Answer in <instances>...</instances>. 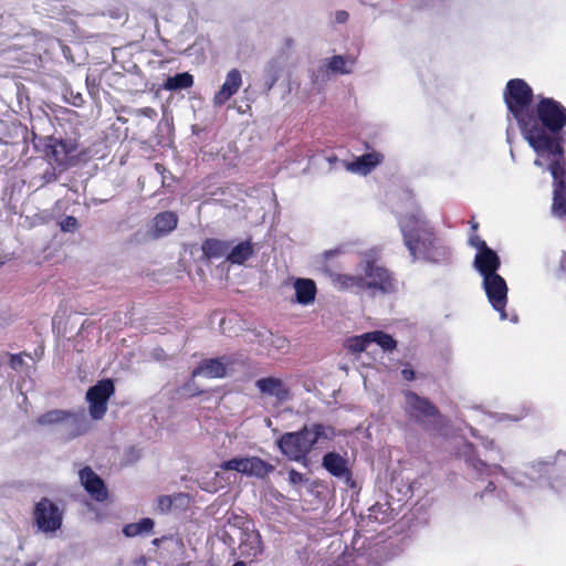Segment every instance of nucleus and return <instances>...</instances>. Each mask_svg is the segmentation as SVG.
Here are the masks:
<instances>
[{
    "instance_id": "nucleus-40",
    "label": "nucleus",
    "mask_w": 566,
    "mask_h": 566,
    "mask_svg": "<svg viewBox=\"0 0 566 566\" xmlns=\"http://www.w3.org/2000/svg\"><path fill=\"white\" fill-rule=\"evenodd\" d=\"M348 17H349V14H348V12H347V11H345V10H338V11H336V13H335V21H336L337 23H345V22L348 20Z\"/></svg>"
},
{
    "instance_id": "nucleus-29",
    "label": "nucleus",
    "mask_w": 566,
    "mask_h": 566,
    "mask_svg": "<svg viewBox=\"0 0 566 566\" xmlns=\"http://www.w3.org/2000/svg\"><path fill=\"white\" fill-rule=\"evenodd\" d=\"M356 60L354 57L345 59L343 55H334L328 63V69L333 73L349 74Z\"/></svg>"
},
{
    "instance_id": "nucleus-23",
    "label": "nucleus",
    "mask_w": 566,
    "mask_h": 566,
    "mask_svg": "<svg viewBox=\"0 0 566 566\" xmlns=\"http://www.w3.org/2000/svg\"><path fill=\"white\" fill-rule=\"evenodd\" d=\"M230 243L219 239L209 238L202 242V254L207 260L219 259L229 251Z\"/></svg>"
},
{
    "instance_id": "nucleus-13",
    "label": "nucleus",
    "mask_w": 566,
    "mask_h": 566,
    "mask_svg": "<svg viewBox=\"0 0 566 566\" xmlns=\"http://www.w3.org/2000/svg\"><path fill=\"white\" fill-rule=\"evenodd\" d=\"M242 74L238 69L230 70L226 81L218 92L214 93L212 103L214 107L223 106L242 86Z\"/></svg>"
},
{
    "instance_id": "nucleus-21",
    "label": "nucleus",
    "mask_w": 566,
    "mask_h": 566,
    "mask_svg": "<svg viewBox=\"0 0 566 566\" xmlns=\"http://www.w3.org/2000/svg\"><path fill=\"white\" fill-rule=\"evenodd\" d=\"M551 138H554L557 140L558 146L560 147L559 154L554 153L552 150H546V149L535 150V151L539 155L547 154V155L554 157V160L549 165V170H551L553 178L556 180H560V186L564 187L563 177L565 175V169H564V163H563V158H564L563 138L560 136H551Z\"/></svg>"
},
{
    "instance_id": "nucleus-28",
    "label": "nucleus",
    "mask_w": 566,
    "mask_h": 566,
    "mask_svg": "<svg viewBox=\"0 0 566 566\" xmlns=\"http://www.w3.org/2000/svg\"><path fill=\"white\" fill-rule=\"evenodd\" d=\"M368 335L370 337V344L376 343L385 352H391L397 347L396 339L382 331L368 332Z\"/></svg>"
},
{
    "instance_id": "nucleus-26",
    "label": "nucleus",
    "mask_w": 566,
    "mask_h": 566,
    "mask_svg": "<svg viewBox=\"0 0 566 566\" xmlns=\"http://www.w3.org/2000/svg\"><path fill=\"white\" fill-rule=\"evenodd\" d=\"M254 254V249L251 241L247 240L240 242L231 249L227 254V260L232 264H243Z\"/></svg>"
},
{
    "instance_id": "nucleus-30",
    "label": "nucleus",
    "mask_w": 566,
    "mask_h": 566,
    "mask_svg": "<svg viewBox=\"0 0 566 566\" xmlns=\"http://www.w3.org/2000/svg\"><path fill=\"white\" fill-rule=\"evenodd\" d=\"M64 170L48 160L44 170L38 176L39 187L55 182Z\"/></svg>"
},
{
    "instance_id": "nucleus-46",
    "label": "nucleus",
    "mask_w": 566,
    "mask_h": 566,
    "mask_svg": "<svg viewBox=\"0 0 566 566\" xmlns=\"http://www.w3.org/2000/svg\"><path fill=\"white\" fill-rule=\"evenodd\" d=\"M494 469H496L499 471H503V468L501 465H494Z\"/></svg>"
},
{
    "instance_id": "nucleus-31",
    "label": "nucleus",
    "mask_w": 566,
    "mask_h": 566,
    "mask_svg": "<svg viewBox=\"0 0 566 566\" xmlns=\"http://www.w3.org/2000/svg\"><path fill=\"white\" fill-rule=\"evenodd\" d=\"M369 345H370V337H369L368 333L349 337L345 343V347L354 354H359V353L365 352Z\"/></svg>"
},
{
    "instance_id": "nucleus-18",
    "label": "nucleus",
    "mask_w": 566,
    "mask_h": 566,
    "mask_svg": "<svg viewBox=\"0 0 566 566\" xmlns=\"http://www.w3.org/2000/svg\"><path fill=\"white\" fill-rule=\"evenodd\" d=\"M203 375L208 378H223L227 375V366L222 357L202 359L191 371V377Z\"/></svg>"
},
{
    "instance_id": "nucleus-14",
    "label": "nucleus",
    "mask_w": 566,
    "mask_h": 566,
    "mask_svg": "<svg viewBox=\"0 0 566 566\" xmlns=\"http://www.w3.org/2000/svg\"><path fill=\"white\" fill-rule=\"evenodd\" d=\"M80 480L86 492L97 502H104L108 497L106 485L90 467L80 470Z\"/></svg>"
},
{
    "instance_id": "nucleus-37",
    "label": "nucleus",
    "mask_w": 566,
    "mask_h": 566,
    "mask_svg": "<svg viewBox=\"0 0 566 566\" xmlns=\"http://www.w3.org/2000/svg\"><path fill=\"white\" fill-rule=\"evenodd\" d=\"M136 114H137V115H140V116H145V117L150 118V119H154V118H156V117H157V112H156V109H155V108H153V107H149V106H147V107H143V108H138V109L136 111Z\"/></svg>"
},
{
    "instance_id": "nucleus-1",
    "label": "nucleus",
    "mask_w": 566,
    "mask_h": 566,
    "mask_svg": "<svg viewBox=\"0 0 566 566\" xmlns=\"http://www.w3.org/2000/svg\"><path fill=\"white\" fill-rule=\"evenodd\" d=\"M533 97V88L523 78L507 81L503 99L525 140L534 150L546 149L559 154L560 147L557 140L551 138L549 134H546L534 120V112L530 109Z\"/></svg>"
},
{
    "instance_id": "nucleus-2",
    "label": "nucleus",
    "mask_w": 566,
    "mask_h": 566,
    "mask_svg": "<svg viewBox=\"0 0 566 566\" xmlns=\"http://www.w3.org/2000/svg\"><path fill=\"white\" fill-rule=\"evenodd\" d=\"M403 244L411 261L439 263L450 256V251L437 235L434 228L422 217L409 214L399 221Z\"/></svg>"
},
{
    "instance_id": "nucleus-6",
    "label": "nucleus",
    "mask_w": 566,
    "mask_h": 566,
    "mask_svg": "<svg viewBox=\"0 0 566 566\" xmlns=\"http://www.w3.org/2000/svg\"><path fill=\"white\" fill-rule=\"evenodd\" d=\"M533 112L536 125L551 136H559L566 126V107L552 97H542Z\"/></svg>"
},
{
    "instance_id": "nucleus-38",
    "label": "nucleus",
    "mask_w": 566,
    "mask_h": 566,
    "mask_svg": "<svg viewBox=\"0 0 566 566\" xmlns=\"http://www.w3.org/2000/svg\"><path fill=\"white\" fill-rule=\"evenodd\" d=\"M9 364H10V367L12 369L20 368L24 364L22 355L21 354H12V355H10Z\"/></svg>"
},
{
    "instance_id": "nucleus-5",
    "label": "nucleus",
    "mask_w": 566,
    "mask_h": 566,
    "mask_svg": "<svg viewBox=\"0 0 566 566\" xmlns=\"http://www.w3.org/2000/svg\"><path fill=\"white\" fill-rule=\"evenodd\" d=\"M323 434V426L315 424L313 430L304 427L297 432H286L277 441L281 452L289 459L301 461L311 451Z\"/></svg>"
},
{
    "instance_id": "nucleus-44",
    "label": "nucleus",
    "mask_w": 566,
    "mask_h": 566,
    "mask_svg": "<svg viewBox=\"0 0 566 566\" xmlns=\"http://www.w3.org/2000/svg\"><path fill=\"white\" fill-rule=\"evenodd\" d=\"M232 566H247L244 562L238 560Z\"/></svg>"
},
{
    "instance_id": "nucleus-41",
    "label": "nucleus",
    "mask_w": 566,
    "mask_h": 566,
    "mask_svg": "<svg viewBox=\"0 0 566 566\" xmlns=\"http://www.w3.org/2000/svg\"><path fill=\"white\" fill-rule=\"evenodd\" d=\"M401 376L407 381H412L416 378V373L411 368H403Z\"/></svg>"
},
{
    "instance_id": "nucleus-15",
    "label": "nucleus",
    "mask_w": 566,
    "mask_h": 566,
    "mask_svg": "<svg viewBox=\"0 0 566 566\" xmlns=\"http://www.w3.org/2000/svg\"><path fill=\"white\" fill-rule=\"evenodd\" d=\"M323 468L333 476L349 481L352 479V470L348 460L335 451L327 452L322 459Z\"/></svg>"
},
{
    "instance_id": "nucleus-43",
    "label": "nucleus",
    "mask_w": 566,
    "mask_h": 566,
    "mask_svg": "<svg viewBox=\"0 0 566 566\" xmlns=\"http://www.w3.org/2000/svg\"><path fill=\"white\" fill-rule=\"evenodd\" d=\"M83 102L84 101H83L82 96L78 95V102H73V105L76 106V107H80V106H82Z\"/></svg>"
},
{
    "instance_id": "nucleus-25",
    "label": "nucleus",
    "mask_w": 566,
    "mask_h": 566,
    "mask_svg": "<svg viewBox=\"0 0 566 566\" xmlns=\"http://www.w3.org/2000/svg\"><path fill=\"white\" fill-rule=\"evenodd\" d=\"M332 281L338 290H349L356 289L358 291L366 290L365 289V277L361 275H350V274H332Z\"/></svg>"
},
{
    "instance_id": "nucleus-45",
    "label": "nucleus",
    "mask_w": 566,
    "mask_h": 566,
    "mask_svg": "<svg viewBox=\"0 0 566 566\" xmlns=\"http://www.w3.org/2000/svg\"><path fill=\"white\" fill-rule=\"evenodd\" d=\"M478 227H479V224L476 222H472L471 223V228H472L473 231H476Z\"/></svg>"
},
{
    "instance_id": "nucleus-8",
    "label": "nucleus",
    "mask_w": 566,
    "mask_h": 566,
    "mask_svg": "<svg viewBox=\"0 0 566 566\" xmlns=\"http://www.w3.org/2000/svg\"><path fill=\"white\" fill-rule=\"evenodd\" d=\"M32 518L39 531L54 534L62 527L63 512L52 500L42 497L33 507Z\"/></svg>"
},
{
    "instance_id": "nucleus-11",
    "label": "nucleus",
    "mask_w": 566,
    "mask_h": 566,
    "mask_svg": "<svg viewBox=\"0 0 566 566\" xmlns=\"http://www.w3.org/2000/svg\"><path fill=\"white\" fill-rule=\"evenodd\" d=\"M365 289L379 290L382 293H391L395 290V279L391 273L377 264L376 261H367L365 268Z\"/></svg>"
},
{
    "instance_id": "nucleus-42",
    "label": "nucleus",
    "mask_w": 566,
    "mask_h": 566,
    "mask_svg": "<svg viewBox=\"0 0 566 566\" xmlns=\"http://www.w3.org/2000/svg\"><path fill=\"white\" fill-rule=\"evenodd\" d=\"M495 489H496L495 483H494V482H492V481H490V482L488 483V485L485 486L484 492H490V493H492V492H494V491H495Z\"/></svg>"
},
{
    "instance_id": "nucleus-39",
    "label": "nucleus",
    "mask_w": 566,
    "mask_h": 566,
    "mask_svg": "<svg viewBox=\"0 0 566 566\" xmlns=\"http://www.w3.org/2000/svg\"><path fill=\"white\" fill-rule=\"evenodd\" d=\"M554 206L556 209L562 210L563 213H566V198L555 195Z\"/></svg>"
},
{
    "instance_id": "nucleus-34",
    "label": "nucleus",
    "mask_w": 566,
    "mask_h": 566,
    "mask_svg": "<svg viewBox=\"0 0 566 566\" xmlns=\"http://www.w3.org/2000/svg\"><path fill=\"white\" fill-rule=\"evenodd\" d=\"M60 227L64 232H73L78 229V221L75 217L67 216L61 221Z\"/></svg>"
},
{
    "instance_id": "nucleus-32",
    "label": "nucleus",
    "mask_w": 566,
    "mask_h": 566,
    "mask_svg": "<svg viewBox=\"0 0 566 566\" xmlns=\"http://www.w3.org/2000/svg\"><path fill=\"white\" fill-rule=\"evenodd\" d=\"M182 496V493L174 495H160L157 500V507L161 513H168L171 510L175 501Z\"/></svg>"
},
{
    "instance_id": "nucleus-24",
    "label": "nucleus",
    "mask_w": 566,
    "mask_h": 566,
    "mask_svg": "<svg viewBox=\"0 0 566 566\" xmlns=\"http://www.w3.org/2000/svg\"><path fill=\"white\" fill-rule=\"evenodd\" d=\"M193 76L188 72L178 73L174 76H168L161 87L165 91L176 92L187 90L193 86Z\"/></svg>"
},
{
    "instance_id": "nucleus-12",
    "label": "nucleus",
    "mask_w": 566,
    "mask_h": 566,
    "mask_svg": "<svg viewBox=\"0 0 566 566\" xmlns=\"http://www.w3.org/2000/svg\"><path fill=\"white\" fill-rule=\"evenodd\" d=\"M483 286L491 305L500 313L501 319H505V306L507 303V285L505 280L499 274L486 276L483 277Z\"/></svg>"
},
{
    "instance_id": "nucleus-33",
    "label": "nucleus",
    "mask_w": 566,
    "mask_h": 566,
    "mask_svg": "<svg viewBox=\"0 0 566 566\" xmlns=\"http://www.w3.org/2000/svg\"><path fill=\"white\" fill-rule=\"evenodd\" d=\"M470 464L480 474H491V467L479 458H472Z\"/></svg>"
},
{
    "instance_id": "nucleus-22",
    "label": "nucleus",
    "mask_w": 566,
    "mask_h": 566,
    "mask_svg": "<svg viewBox=\"0 0 566 566\" xmlns=\"http://www.w3.org/2000/svg\"><path fill=\"white\" fill-rule=\"evenodd\" d=\"M296 302L307 305L314 302L316 296V284L311 279H296L294 282Z\"/></svg>"
},
{
    "instance_id": "nucleus-16",
    "label": "nucleus",
    "mask_w": 566,
    "mask_h": 566,
    "mask_svg": "<svg viewBox=\"0 0 566 566\" xmlns=\"http://www.w3.org/2000/svg\"><path fill=\"white\" fill-rule=\"evenodd\" d=\"M255 386L260 390V392L269 396H274L280 401H286L291 398L290 388L280 378H260L256 380Z\"/></svg>"
},
{
    "instance_id": "nucleus-7",
    "label": "nucleus",
    "mask_w": 566,
    "mask_h": 566,
    "mask_svg": "<svg viewBox=\"0 0 566 566\" xmlns=\"http://www.w3.org/2000/svg\"><path fill=\"white\" fill-rule=\"evenodd\" d=\"M402 395L405 398L403 410L410 420L421 426L441 423L442 415L430 399L409 389L403 390Z\"/></svg>"
},
{
    "instance_id": "nucleus-36",
    "label": "nucleus",
    "mask_w": 566,
    "mask_h": 566,
    "mask_svg": "<svg viewBox=\"0 0 566 566\" xmlns=\"http://www.w3.org/2000/svg\"><path fill=\"white\" fill-rule=\"evenodd\" d=\"M470 243H471V245L476 248L478 252H482V251H485V249H490L488 247L486 242L483 239H481L479 235H473L470 239Z\"/></svg>"
},
{
    "instance_id": "nucleus-19",
    "label": "nucleus",
    "mask_w": 566,
    "mask_h": 566,
    "mask_svg": "<svg viewBox=\"0 0 566 566\" xmlns=\"http://www.w3.org/2000/svg\"><path fill=\"white\" fill-rule=\"evenodd\" d=\"M178 223V217L172 211H163L153 219V238L157 239L174 231Z\"/></svg>"
},
{
    "instance_id": "nucleus-4",
    "label": "nucleus",
    "mask_w": 566,
    "mask_h": 566,
    "mask_svg": "<svg viewBox=\"0 0 566 566\" xmlns=\"http://www.w3.org/2000/svg\"><path fill=\"white\" fill-rule=\"evenodd\" d=\"M39 426H59L63 428L65 440H72L87 432L90 426L83 410L70 411L62 409L49 410L36 418Z\"/></svg>"
},
{
    "instance_id": "nucleus-20",
    "label": "nucleus",
    "mask_w": 566,
    "mask_h": 566,
    "mask_svg": "<svg viewBox=\"0 0 566 566\" xmlns=\"http://www.w3.org/2000/svg\"><path fill=\"white\" fill-rule=\"evenodd\" d=\"M382 160V156L379 153H368L357 157L354 161L347 165V169L353 172H359L363 175L369 174L376 166Z\"/></svg>"
},
{
    "instance_id": "nucleus-10",
    "label": "nucleus",
    "mask_w": 566,
    "mask_h": 566,
    "mask_svg": "<svg viewBox=\"0 0 566 566\" xmlns=\"http://www.w3.org/2000/svg\"><path fill=\"white\" fill-rule=\"evenodd\" d=\"M115 392L112 379L106 378L96 382L86 392L88 412L94 420H101L107 411V402Z\"/></svg>"
},
{
    "instance_id": "nucleus-35",
    "label": "nucleus",
    "mask_w": 566,
    "mask_h": 566,
    "mask_svg": "<svg viewBox=\"0 0 566 566\" xmlns=\"http://www.w3.org/2000/svg\"><path fill=\"white\" fill-rule=\"evenodd\" d=\"M289 482L293 485H297L307 482V479L303 473L296 471L295 469H291L289 471Z\"/></svg>"
},
{
    "instance_id": "nucleus-3",
    "label": "nucleus",
    "mask_w": 566,
    "mask_h": 566,
    "mask_svg": "<svg viewBox=\"0 0 566 566\" xmlns=\"http://www.w3.org/2000/svg\"><path fill=\"white\" fill-rule=\"evenodd\" d=\"M101 145V142H94L88 146L80 148L75 138H56L51 136L45 145L44 155L51 164H55L60 169L66 171L72 167L97 158Z\"/></svg>"
},
{
    "instance_id": "nucleus-9",
    "label": "nucleus",
    "mask_w": 566,
    "mask_h": 566,
    "mask_svg": "<svg viewBox=\"0 0 566 566\" xmlns=\"http://www.w3.org/2000/svg\"><path fill=\"white\" fill-rule=\"evenodd\" d=\"M220 468L224 471H237L243 475L261 480L268 478L275 470L273 464L259 457L233 458L223 461Z\"/></svg>"
},
{
    "instance_id": "nucleus-27",
    "label": "nucleus",
    "mask_w": 566,
    "mask_h": 566,
    "mask_svg": "<svg viewBox=\"0 0 566 566\" xmlns=\"http://www.w3.org/2000/svg\"><path fill=\"white\" fill-rule=\"evenodd\" d=\"M154 521L149 517H144L137 523L126 524L123 528V533L127 537H135L142 534H150L154 528Z\"/></svg>"
},
{
    "instance_id": "nucleus-17",
    "label": "nucleus",
    "mask_w": 566,
    "mask_h": 566,
    "mask_svg": "<svg viewBox=\"0 0 566 566\" xmlns=\"http://www.w3.org/2000/svg\"><path fill=\"white\" fill-rule=\"evenodd\" d=\"M500 265V258L492 249H485V251L475 254L474 266L483 277L497 274L496 271Z\"/></svg>"
}]
</instances>
